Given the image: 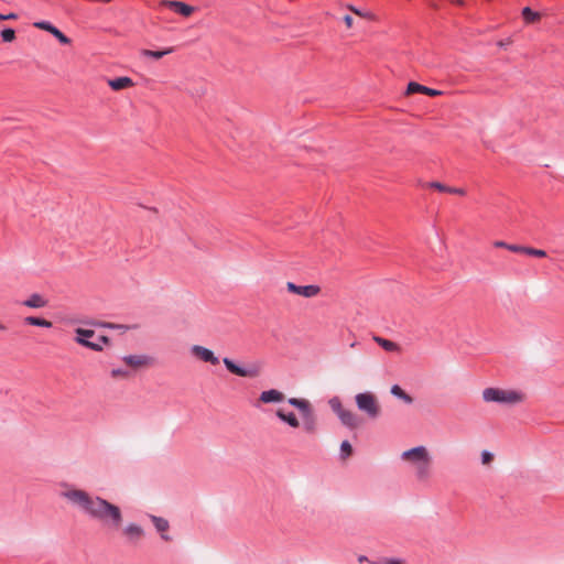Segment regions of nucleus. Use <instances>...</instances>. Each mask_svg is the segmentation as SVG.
I'll return each mask as SVG.
<instances>
[{
  "label": "nucleus",
  "mask_w": 564,
  "mask_h": 564,
  "mask_svg": "<svg viewBox=\"0 0 564 564\" xmlns=\"http://www.w3.org/2000/svg\"><path fill=\"white\" fill-rule=\"evenodd\" d=\"M62 496L89 518L95 519L110 528H119L122 522V514L119 507L107 500L90 496L80 489H69L62 492Z\"/></svg>",
  "instance_id": "nucleus-1"
},
{
  "label": "nucleus",
  "mask_w": 564,
  "mask_h": 564,
  "mask_svg": "<svg viewBox=\"0 0 564 564\" xmlns=\"http://www.w3.org/2000/svg\"><path fill=\"white\" fill-rule=\"evenodd\" d=\"M76 343L94 351H101L104 346L109 344V338L105 335H97L91 329L76 328Z\"/></svg>",
  "instance_id": "nucleus-2"
},
{
  "label": "nucleus",
  "mask_w": 564,
  "mask_h": 564,
  "mask_svg": "<svg viewBox=\"0 0 564 564\" xmlns=\"http://www.w3.org/2000/svg\"><path fill=\"white\" fill-rule=\"evenodd\" d=\"M523 395L513 390H503L499 388H486L482 391V399L486 402H496L503 404H516L522 401Z\"/></svg>",
  "instance_id": "nucleus-3"
},
{
  "label": "nucleus",
  "mask_w": 564,
  "mask_h": 564,
  "mask_svg": "<svg viewBox=\"0 0 564 564\" xmlns=\"http://www.w3.org/2000/svg\"><path fill=\"white\" fill-rule=\"evenodd\" d=\"M356 404L360 411L367 413L371 419H376L379 415L380 409L377 403L375 395L370 392L358 393L355 397Z\"/></svg>",
  "instance_id": "nucleus-4"
},
{
  "label": "nucleus",
  "mask_w": 564,
  "mask_h": 564,
  "mask_svg": "<svg viewBox=\"0 0 564 564\" xmlns=\"http://www.w3.org/2000/svg\"><path fill=\"white\" fill-rule=\"evenodd\" d=\"M223 362L227 370L236 376L254 378L259 375V368L257 366L241 367L227 357L223 359Z\"/></svg>",
  "instance_id": "nucleus-5"
},
{
  "label": "nucleus",
  "mask_w": 564,
  "mask_h": 564,
  "mask_svg": "<svg viewBox=\"0 0 564 564\" xmlns=\"http://www.w3.org/2000/svg\"><path fill=\"white\" fill-rule=\"evenodd\" d=\"M286 289L289 292L301 295L303 297H314L321 292V288L315 284L308 285H297L293 282L286 283Z\"/></svg>",
  "instance_id": "nucleus-6"
},
{
  "label": "nucleus",
  "mask_w": 564,
  "mask_h": 564,
  "mask_svg": "<svg viewBox=\"0 0 564 564\" xmlns=\"http://www.w3.org/2000/svg\"><path fill=\"white\" fill-rule=\"evenodd\" d=\"M34 26L40 29V30H44V31L50 32L62 44H69L70 43V39L67 37L61 30H58L56 26H54L48 21L35 22Z\"/></svg>",
  "instance_id": "nucleus-7"
},
{
  "label": "nucleus",
  "mask_w": 564,
  "mask_h": 564,
  "mask_svg": "<svg viewBox=\"0 0 564 564\" xmlns=\"http://www.w3.org/2000/svg\"><path fill=\"white\" fill-rule=\"evenodd\" d=\"M191 352L193 356L205 362H209L212 365H217L219 362V359L214 355V352L206 347L194 345L191 348Z\"/></svg>",
  "instance_id": "nucleus-8"
},
{
  "label": "nucleus",
  "mask_w": 564,
  "mask_h": 564,
  "mask_svg": "<svg viewBox=\"0 0 564 564\" xmlns=\"http://www.w3.org/2000/svg\"><path fill=\"white\" fill-rule=\"evenodd\" d=\"M403 459H411L414 463H421L429 460L430 456L427 449L424 446H416L402 453Z\"/></svg>",
  "instance_id": "nucleus-9"
},
{
  "label": "nucleus",
  "mask_w": 564,
  "mask_h": 564,
  "mask_svg": "<svg viewBox=\"0 0 564 564\" xmlns=\"http://www.w3.org/2000/svg\"><path fill=\"white\" fill-rule=\"evenodd\" d=\"M163 4L183 17H189L194 12L192 6L181 1H164Z\"/></svg>",
  "instance_id": "nucleus-10"
},
{
  "label": "nucleus",
  "mask_w": 564,
  "mask_h": 564,
  "mask_svg": "<svg viewBox=\"0 0 564 564\" xmlns=\"http://www.w3.org/2000/svg\"><path fill=\"white\" fill-rule=\"evenodd\" d=\"M415 93H422V94H425V95L432 96V97L438 96L442 94V91H440L437 89H433V88L423 86L419 83H414V82L409 83L408 88H406V94L411 95V94H415Z\"/></svg>",
  "instance_id": "nucleus-11"
},
{
  "label": "nucleus",
  "mask_w": 564,
  "mask_h": 564,
  "mask_svg": "<svg viewBox=\"0 0 564 564\" xmlns=\"http://www.w3.org/2000/svg\"><path fill=\"white\" fill-rule=\"evenodd\" d=\"M337 416L345 426L351 430L358 427L360 423L358 416L354 412L346 409H344V411H341Z\"/></svg>",
  "instance_id": "nucleus-12"
},
{
  "label": "nucleus",
  "mask_w": 564,
  "mask_h": 564,
  "mask_svg": "<svg viewBox=\"0 0 564 564\" xmlns=\"http://www.w3.org/2000/svg\"><path fill=\"white\" fill-rule=\"evenodd\" d=\"M302 419H303V430L306 433L313 434L316 431V417L313 413L312 406L302 412Z\"/></svg>",
  "instance_id": "nucleus-13"
},
{
  "label": "nucleus",
  "mask_w": 564,
  "mask_h": 564,
  "mask_svg": "<svg viewBox=\"0 0 564 564\" xmlns=\"http://www.w3.org/2000/svg\"><path fill=\"white\" fill-rule=\"evenodd\" d=\"M124 364H127L130 367H140L148 365L151 361V358L145 355H128L122 358Z\"/></svg>",
  "instance_id": "nucleus-14"
},
{
  "label": "nucleus",
  "mask_w": 564,
  "mask_h": 564,
  "mask_svg": "<svg viewBox=\"0 0 564 564\" xmlns=\"http://www.w3.org/2000/svg\"><path fill=\"white\" fill-rule=\"evenodd\" d=\"M22 304L31 308H42L47 305V301L41 294L33 293Z\"/></svg>",
  "instance_id": "nucleus-15"
},
{
  "label": "nucleus",
  "mask_w": 564,
  "mask_h": 564,
  "mask_svg": "<svg viewBox=\"0 0 564 564\" xmlns=\"http://www.w3.org/2000/svg\"><path fill=\"white\" fill-rule=\"evenodd\" d=\"M259 399L263 403L281 402L284 399V394L275 389H270L262 391Z\"/></svg>",
  "instance_id": "nucleus-16"
},
{
  "label": "nucleus",
  "mask_w": 564,
  "mask_h": 564,
  "mask_svg": "<svg viewBox=\"0 0 564 564\" xmlns=\"http://www.w3.org/2000/svg\"><path fill=\"white\" fill-rule=\"evenodd\" d=\"M108 85L113 90H121L128 87H132L134 85L133 80L130 77H117L108 80Z\"/></svg>",
  "instance_id": "nucleus-17"
},
{
  "label": "nucleus",
  "mask_w": 564,
  "mask_h": 564,
  "mask_svg": "<svg viewBox=\"0 0 564 564\" xmlns=\"http://www.w3.org/2000/svg\"><path fill=\"white\" fill-rule=\"evenodd\" d=\"M172 52H174L173 47H166V48H163L160 51H152V50L144 48V50L140 51V55H141V57L160 59V58L164 57L165 55L171 54Z\"/></svg>",
  "instance_id": "nucleus-18"
},
{
  "label": "nucleus",
  "mask_w": 564,
  "mask_h": 564,
  "mask_svg": "<svg viewBox=\"0 0 564 564\" xmlns=\"http://www.w3.org/2000/svg\"><path fill=\"white\" fill-rule=\"evenodd\" d=\"M275 414L282 422L286 423L291 427L296 429L300 426V422L293 412H285L282 409H279Z\"/></svg>",
  "instance_id": "nucleus-19"
},
{
  "label": "nucleus",
  "mask_w": 564,
  "mask_h": 564,
  "mask_svg": "<svg viewBox=\"0 0 564 564\" xmlns=\"http://www.w3.org/2000/svg\"><path fill=\"white\" fill-rule=\"evenodd\" d=\"M427 186L431 188H435L443 193H449V194H456V195H465L466 194V191L464 188L449 187L440 182H431L427 184Z\"/></svg>",
  "instance_id": "nucleus-20"
},
{
  "label": "nucleus",
  "mask_w": 564,
  "mask_h": 564,
  "mask_svg": "<svg viewBox=\"0 0 564 564\" xmlns=\"http://www.w3.org/2000/svg\"><path fill=\"white\" fill-rule=\"evenodd\" d=\"M151 520L155 527V529L161 532V538L165 541H170L171 538L165 534L164 532L167 531L169 529V522L167 520H165L164 518H161V517H156V516H151Z\"/></svg>",
  "instance_id": "nucleus-21"
},
{
  "label": "nucleus",
  "mask_w": 564,
  "mask_h": 564,
  "mask_svg": "<svg viewBox=\"0 0 564 564\" xmlns=\"http://www.w3.org/2000/svg\"><path fill=\"white\" fill-rule=\"evenodd\" d=\"M123 532L131 541H137L143 535L142 528L134 523L128 524Z\"/></svg>",
  "instance_id": "nucleus-22"
},
{
  "label": "nucleus",
  "mask_w": 564,
  "mask_h": 564,
  "mask_svg": "<svg viewBox=\"0 0 564 564\" xmlns=\"http://www.w3.org/2000/svg\"><path fill=\"white\" fill-rule=\"evenodd\" d=\"M391 393L395 397L404 401L406 404H411L413 399L400 386L393 384L391 388Z\"/></svg>",
  "instance_id": "nucleus-23"
},
{
  "label": "nucleus",
  "mask_w": 564,
  "mask_h": 564,
  "mask_svg": "<svg viewBox=\"0 0 564 564\" xmlns=\"http://www.w3.org/2000/svg\"><path fill=\"white\" fill-rule=\"evenodd\" d=\"M24 322L29 325L44 327V328H51L53 325L52 322L41 318V317H35V316H28V317H25Z\"/></svg>",
  "instance_id": "nucleus-24"
},
{
  "label": "nucleus",
  "mask_w": 564,
  "mask_h": 564,
  "mask_svg": "<svg viewBox=\"0 0 564 564\" xmlns=\"http://www.w3.org/2000/svg\"><path fill=\"white\" fill-rule=\"evenodd\" d=\"M430 475V459L417 463L416 477L419 479H426Z\"/></svg>",
  "instance_id": "nucleus-25"
},
{
  "label": "nucleus",
  "mask_w": 564,
  "mask_h": 564,
  "mask_svg": "<svg viewBox=\"0 0 564 564\" xmlns=\"http://www.w3.org/2000/svg\"><path fill=\"white\" fill-rule=\"evenodd\" d=\"M289 404L300 410V412H304L311 408V404L305 399L290 398L288 400Z\"/></svg>",
  "instance_id": "nucleus-26"
},
{
  "label": "nucleus",
  "mask_w": 564,
  "mask_h": 564,
  "mask_svg": "<svg viewBox=\"0 0 564 564\" xmlns=\"http://www.w3.org/2000/svg\"><path fill=\"white\" fill-rule=\"evenodd\" d=\"M521 13L527 23H533L535 21H539L541 18L539 12L533 11L529 7H524Z\"/></svg>",
  "instance_id": "nucleus-27"
},
{
  "label": "nucleus",
  "mask_w": 564,
  "mask_h": 564,
  "mask_svg": "<svg viewBox=\"0 0 564 564\" xmlns=\"http://www.w3.org/2000/svg\"><path fill=\"white\" fill-rule=\"evenodd\" d=\"M494 246L496 248H505L511 252H516V253H521L522 252V248L523 246H519V245H510V243H507L505 241H501V240H497L494 242Z\"/></svg>",
  "instance_id": "nucleus-28"
},
{
  "label": "nucleus",
  "mask_w": 564,
  "mask_h": 564,
  "mask_svg": "<svg viewBox=\"0 0 564 564\" xmlns=\"http://www.w3.org/2000/svg\"><path fill=\"white\" fill-rule=\"evenodd\" d=\"M375 340L387 351H395L398 349V345L389 339L375 337Z\"/></svg>",
  "instance_id": "nucleus-29"
},
{
  "label": "nucleus",
  "mask_w": 564,
  "mask_h": 564,
  "mask_svg": "<svg viewBox=\"0 0 564 564\" xmlns=\"http://www.w3.org/2000/svg\"><path fill=\"white\" fill-rule=\"evenodd\" d=\"M521 253H524V254H528V256H531V257H536V258H544V257H546V252L544 250L535 249V248H532V247H525V246H523Z\"/></svg>",
  "instance_id": "nucleus-30"
},
{
  "label": "nucleus",
  "mask_w": 564,
  "mask_h": 564,
  "mask_svg": "<svg viewBox=\"0 0 564 564\" xmlns=\"http://www.w3.org/2000/svg\"><path fill=\"white\" fill-rule=\"evenodd\" d=\"M352 453V447L348 441H343L340 444V458L346 459Z\"/></svg>",
  "instance_id": "nucleus-31"
},
{
  "label": "nucleus",
  "mask_w": 564,
  "mask_h": 564,
  "mask_svg": "<svg viewBox=\"0 0 564 564\" xmlns=\"http://www.w3.org/2000/svg\"><path fill=\"white\" fill-rule=\"evenodd\" d=\"M1 39L3 42H12L15 39V31L11 28L3 29L1 31Z\"/></svg>",
  "instance_id": "nucleus-32"
},
{
  "label": "nucleus",
  "mask_w": 564,
  "mask_h": 564,
  "mask_svg": "<svg viewBox=\"0 0 564 564\" xmlns=\"http://www.w3.org/2000/svg\"><path fill=\"white\" fill-rule=\"evenodd\" d=\"M330 409L338 415L341 411H344V408L341 405V402L338 397L332 398L329 401Z\"/></svg>",
  "instance_id": "nucleus-33"
},
{
  "label": "nucleus",
  "mask_w": 564,
  "mask_h": 564,
  "mask_svg": "<svg viewBox=\"0 0 564 564\" xmlns=\"http://www.w3.org/2000/svg\"><path fill=\"white\" fill-rule=\"evenodd\" d=\"M129 375V372L124 369H121V368H117V369H112L111 370V377L113 378H117V377H127Z\"/></svg>",
  "instance_id": "nucleus-34"
},
{
  "label": "nucleus",
  "mask_w": 564,
  "mask_h": 564,
  "mask_svg": "<svg viewBox=\"0 0 564 564\" xmlns=\"http://www.w3.org/2000/svg\"><path fill=\"white\" fill-rule=\"evenodd\" d=\"M347 8H348V10H350L352 13H355V14H357V15H359V17H364V18H366V17H368V15H369L368 13L362 12L360 9L356 8V7H355V6H352V4H348V6H347Z\"/></svg>",
  "instance_id": "nucleus-35"
},
{
  "label": "nucleus",
  "mask_w": 564,
  "mask_h": 564,
  "mask_svg": "<svg viewBox=\"0 0 564 564\" xmlns=\"http://www.w3.org/2000/svg\"><path fill=\"white\" fill-rule=\"evenodd\" d=\"M491 459H492V454L490 452L484 451L481 453V460H482L484 464L489 463Z\"/></svg>",
  "instance_id": "nucleus-36"
},
{
  "label": "nucleus",
  "mask_w": 564,
  "mask_h": 564,
  "mask_svg": "<svg viewBox=\"0 0 564 564\" xmlns=\"http://www.w3.org/2000/svg\"><path fill=\"white\" fill-rule=\"evenodd\" d=\"M384 564H403V561L400 558H386Z\"/></svg>",
  "instance_id": "nucleus-37"
},
{
  "label": "nucleus",
  "mask_w": 564,
  "mask_h": 564,
  "mask_svg": "<svg viewBox=\"0 0 564 564\" xmlns=\"http://www.w3.org/2000/svg\"><path fill=\"white\" fill-rule=\"evenodd\" d=\"M344 22L347 25V28H351L352 26V18L349 14L344 17Z\"/></svg>",
  "instance_id": "nucleus-38"
},
{
  "label": "nucleus",
  "mask_w": 564,
  "mask_h": 564,
  "mask_svg": "<svg viewBox=\"0 0 564 564\" xmlns=\"http://www.w3.org/2000/svg\"><path fill=\"white\" fill-rule=\"evenodd\" d=\"M18 19V14L17 13H8L6 14V20H17Z\"/></svg>",
  "instance_id": "nucleus-39"
},
{
  "label": "nucleus",
  "mask_w": 564,
  "mask_h": 564,
  "mask_svg": "<svg viewBox=\"0 0 564 564\" xmlns=\"http://www.w3.org/2000/svg\"><path fill=\"white\" fill-rule=\"evenodd\" d=\"M358 561H359V562L367 561V557H366L365 555H360V556L358 557Z\"/></svg>",
  "instance_id": "nucleus-40"
},
{
  "label": "nucleus",
  "mask_w": 564,
  "mask_h": 564,
  "mask_svg": "<svg viewBox=\"0 0 564 564\" xmlns=\"http://www.w3.org/2000/svg\"><path fill=\"white\" fill-rule=\"evenodd\" d=\"M0 20L4 21L6 20V14L0 13Z\"/></svg>",
  "instance_id": "nucleus-41"
},
{
  "label": "nucleus",
  "mask_w": 564,
  "mask_h": 564,
  "mask_svg": "<svg viewBox=\"0 0 564 564\" xmlns=\"http://www.w3.org/2000/svg\"><path fill=\"white\" fill-rule=\"evenodd\" d=\"M3 328H4L3 325L0 323V330H2Z\"/></svg>",
  "instance_id": "nucleus-42"
}]
</instances>
